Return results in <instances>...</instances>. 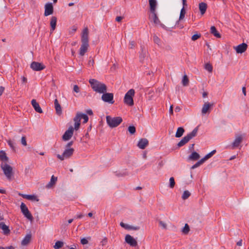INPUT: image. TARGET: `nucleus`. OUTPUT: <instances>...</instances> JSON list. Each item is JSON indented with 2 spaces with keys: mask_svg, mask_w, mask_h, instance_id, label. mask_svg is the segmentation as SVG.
<instances>
[{
  "mask_svg": "<svg viewBox=\"0 0 249 249\" xmlns=\"http://www.w3.org/2000/svg\"><path fill=\"white\" fill-rule=\"evenodd\" d=\"M82 44L79 50V54L81 56L85 55L89 47V31L88 28H85L82 32L81 37Z\"/></svg>",
  "mask_w": 249,
  "mask_h": 249,
  "instance_id": "obj_1",
  "label": "nucleus"
},
{
  "mask_svg": "<svg viewBox=\"0 0 249 249\" xmlns=\"http://www.w3.org/2000/svg\"><path fill=\"white\" fill-rule=\"evenodd\" d=\"M91 88L92 89L98 93H105L107 91V86L97 80L91 79L89 80Z\"/></svg>",
  "mask_w": 249,
  "mask_h": 249,
  "instance_id": "obj_2",
  "label": "nucleus"
},
{
  "mask_svg": "<svg viewBox=\"0 0 249 249\" xmlns=\"http://www.w3.org/2000/svg\"><path fill=\"white\" fill-rule=\"evenodd\" d=\"M198 130V126L196 127L190 133L183 137L177 144L178 147H180L186 144L190 140L196 137Z\"/></svg>",
  "mask_w": 249,
  "mask_h": 249,
  "instance_id": "obj_3",
  "label": "nucleus"
},
{
  "mask_svg": "<svg viewBox=\"0 0 249 249\" xmlns=\"http://www.w3.org/2000/svg\"><path fill=\"white\" fill-rule=\"evenodd\" d=\"M107 123L111 128L118 126L122 122L123 119L121 117H112L107 115L106 116Z\"/></svg>",
  "mask_w": 249,
  "mask_h": 249,
  "instance_id": "obj_4",
  "label": "nucleus"
},
{
  "mask_svg": "<svg viewBox=\"0 0 249 249\" xmlns=\"http://www.w3.org/2000/svg\"><path fill=\"white\" fill-rule=\"evenodd\" d=\"M246 134L245 133H240L236 134L234 138V149H238L239 151L242 147V142L245 140Z\"/></svg>",
  "mask_w": 249,
  "mask_h": 249,
  "instance_id": "obj_5",
  "label": "nucleus"
},
{
  "mask_svg": "<svg viewBox=\"0 0 249 249\" xmlns=\"http://www.w3.org/2000/svg\"><path fill=\"white\" fill-rule=\"evenodd\" d=\"M135 94L134 89H129L125 94L124 101V103L129 106H132L134 105L133 97Z\"/></svg>",
  "mask_w": 249,
  "mask_h": 249,
  "instance_id": "obj_6",
  "label": "nucleus"
},
{
  "mask_svg": "<svg viewBox=\"0 0 249 249\" xmlns=\"http://www.w3.org/2000/svg\"><path fill=\"white\" fill-rule=\"evenodd\" d=\"M0 167L7 178L10 180L13 175L12 167L6 163L3 162L1 163Z\"/></svg>",
  "mask_w": 249,
  "mask_h": 249,
  "instance_id": "obj_7",
  "label": "nucleus"
},
{
  "mask_svg": "<svg viewBox=\"0 0 249 249\" xmlns=\"http://www.w3.org/2000/svg\"><path fill=\"white\" fill-rule=\"evenodd\" d=\"M74 150L73 148H66L62 155L57 154V157L61 160L65 159L70 158L73 154Z\"/></svg>",
  "mask_w": 249,
  "mask_h": 249,
  "instance_id": "obj_8",
  "label": "nucleus"
},
{
  "mask_svg": "<svg viewBox=\"0 0 249 249\" xmlns=\"http://www.w3.org/2000/svg\"><path fill=\"white\" fill-rule=\"evenodd\" d=\"M20 209L21 211V212L26 217L27 219H28L30 220H33V216L28 210V208L26 206V205L22 202L20 205Z\"/></svg>",
  "mask_w": 249,
  "mask_h": 249,
  "instance_id": "obj_9",
  "label": "nucleus"
},
{
  "mask_svg": "<svg viewBox=\"0 0 249 249\" xmlns=\"http://www.w3.org/2000/svg\"><path fill=\"white\" fill-rule=\"evenodd\" d=\"M101 98L102 100L105 102L108 103L109 104H113L114 101H113V94L112 93H102Z\"/></svg>",
  "mask_w": 249,
  "mask_h": 249,
  "instance_id": "obj_10",
  "label": "nucleus"
},
{
  "mask_svg": "<svg viewBox=\"0 0 249 249\" xmlns=\"http://www.w3.org/2000/svg\"><path fill=\"white\" fill-rule=\"evenodd\" d=\"M74 129L72 126L69 127L63 134L62 139L65 141L69 140L73 135Z\"/></svg>",
  "mask_w": 249,
  "mask_h": 249,
  "instance_id": "obj_11",
  "label": "nucleus"
},
{
  "mask_svg": "<svg viewBox=\"0 0 249 249\" xmlns=\"http://www.w3.org/2000/svg\"><path fill=\"white\" fill-rule=\"evenodd\" d=\"M31 69L35 71H40L44 70L45 66L42 63L34 61L31 64L30 66Z\"/></svg>",
  "mask_w": 249,
  "mask_h": 249,
  "instance_id": "obj_12",
  "label": "nucleus"
},
{
  "mask_svg": "<svg viewBox=\"0 0 249 249\" xmlns=\"http://www.w3.org/2000/svg\"><path fill=\"white\" fill-rule=\"evenodd\" d=\"M53 4L51 2L47 3L45 5L44 16L47 17L53 14Z\"/></svg>",
  "mask_w": 249,
  "mask_h": 249,
  "instance_id": "obj_13",
  "label": "nucleus"
},
{
  "mask_svg": "<svg viewBox=\"0 0 249 249\" xmlns=\"http://www.w3.org/2000/svg\"><path fill=\"white\" fill-rule=\"evenodd\" d=\"M125 241L132 247H136L138 245L137 241L129 234L125 236Z\"/></svg>",
  "mask_w": 249,
  "mask_h": 249,
  "instance_id": "obj_14",
  "label": "nucleus"
},
{
  "mask_svg": "<svg viewBox=\"0 0 249 249\" xmlns=\"http://www.w3.org/2000/svg\"><path fill=\"white\" fill-rule=\"evenodd\" d=\"M81 117L80 112L77 113L76 116L73 119V121L74 122V128H73L75 130H77L79 129L80 125V121H81Z\"/></svg>",
  "mask_w": 249,
  "mask_h": 249,
  "instance_id": "obj_15",
  "label": "nucleus"
},
{
  "mask_svg": "<svg viewBox=\"0 0 249 249\" xmlns=\"http://www.w3.org/2000/svg\"><path fill=\"white\" fill-rule=\"evenodd\" d=\"M149 143L148 140L146 138L141 139L138 142L137 146L141 149H144Z\"/></svg>",
  "mask_w": 249,
  "mask_h": 249,
  "instance_id": "obj_16",
  "label": "nucleus"
},
{
  "mask_svg": "<svg viewBox=\"0 0 249 249\" xmlns=\"http://www.w3.org/2000/svg\"><path fill=\"white\" fill-rule=\"evenodd\" d=\"M248 48V45L245 43H243L235 48L236 52L238 53H242L245 52Z\"/></svg>",
  "mask_w": 249,
  "mask_h": 249,
  "instance_id": "obj_17",
  "label": "nucleus"
},
{
  "mask_svg": "<svg viewBox=\"0 0 249 249\" xmlns=\"http://www.w3.org/2000/svg\"><path fill=\"white\" fill-rule=\"evenodd\" d=\"M19 195L22 196L23 198L27 199L28 200L32 201H38L39 199L37 197L34 195H25L22 194H19Z\"/></svg>",
  "mask_w": 249,
  "mask_h": 249,
  "instance_id": "obj_18",
  "label": "nucleus"
},
{
  "mask_svg": "<svg viewBox=\"0 0 249 249\" xmlns=\"http://www.w3.org/2000/svg\"><path fill=\"white\" fill-rule=\"evenodd\" d=\"M31 104L36 111L39 113H42L43 111L41 108L40 107L39 104L36 102L35 99H33L31 101Z\"/></svg>",
  "mask_w": 249,
  "mask_h": 249,
  "instance_id": "obj_19",
  "label": "nucleus"
},
{
  "mask_svg": "<svg viewBox=\"0 0 249 249\" xmlns=\"http://www.w3.org/2000/svg\"><path fill=\"white\" fill-rule=\"evenodd\" d=\"M0 229L3 231V233L4 235H8L10 233V231L7 226L4 222L0 223Z\"/></svg>",
  "mask_w": 249,
  "mask_h": 249,
  "instance_id": "obj_20",
  "label": "nucleus"
},
{
  "mask_svg": "<svg viewBox=\"0 0 249 249\" xmlns=\"http://www.w3.org/2000/svg\"><path fill=\"white\" fill-rule=\"evenodd\" d=\"M213 106V104H211L208 102L205 103L202 108V113L203 114H206Z\"/></svg>",
  "mask_w": 249,
  "mask_h": 249,
  "instance_id": "obj_21",
  "label": "nucleus"
},
{
  "mask_svg": "<svg viewBox=\"0 0 249 249\" xmlns=\"http://www.w3.org/2000/svg\"><path fill=\"white\" fill-rule=\"evenodd\" d=\"M54 104L57 114L60 115L62 113V108L57 99L54 100Z\"/></svg>",
  "mask_w": 249,
  "mask_h": 249,
  "instance_id": "obj_22",
  "label": "nucleus"
},
{
  "mask_svg": "<svg viewBox=\"0 0 249 249\" xmlns=\"http://www.w3.org/2000/svg\"><path fill=\"white\" fill-rule=\"evenodd\" d=\"M56 22H57V18L56 17L53 16L51 18V21H50V26L51 27V31L52 32H53L55 28L56 25Z\"/></svg>",
  "mask_w": 249,
  "mask_h": 249,
  "instance_id": "obj_23",
  "label": "nucleus"
},
{
  "mask_svg": "<svg viewBox=\"0 0 249 249\" xmlns=\"http://www.w3.org/2000/svg\"><path fill=\"white\" fill-rule=\"evenodd\" d=\"M150 11L151 13L156 12V8L157 6L156 0H149Z\"/></svg>",
  "mask_w": 249,
  "mask_h": 249,
  "instance_id": "obj_24",
  "label": "nucleus"
},
{
  "mask_svg": "<svg viewBox=\"0 0 249 249\" xmlns=\"http://www.w3.org/2000/svg\"><path fill=\"white\" fill-rule=\"evenodd\" d=\"M207 8V4L205 2H201L199 4V9L201 14L203 15L206 11Z\"/></svg>",
  "mask_w": 249,
  "mask_h": 249,
  "instance_id": "obj_25",
  "label": "nucleus"
},
{
  "mask_svg": "<svg viewBox=\"0 0 249 249\" xmlns=\"http://www.w3.org/2000/svg\"><path fill=\"white\" fill-rule=\"evenodd\" d=\"M57 178L52 176L50 181L46 185V187L48 189L51 188L55 184Z\"/></svg>",
  "mask_w": 249,
  "mask_h": 249,
  "instance_id": "obj_26",
  "label": "nucleus"
},
{
  "mask_svg": "<svg viewBox=\"0 0 249 249\" xmlns=\"http://www.w3.org/2000/svg\"><path fill=\"white\" fill-rule=\"evenodd\" d=\"M200 158L198 153L196 152H193L188 157V159L191 160H196Z\"/></svg>",
  "mask_w": 249,
  "mask_h": 249,
  "instance_id": "obj_27",
  "label": "nucleus"
},
{
  "mask_svg": "<svg viewBox=\"0 0 249 249\" xmlns=\"http://www.w3.org/2000/svg\"><path fill=\"white\" fill-rule=\"evenodd\" d=\"M210 32L212 34H213L215 37H216L217 38L221 37L220 34L218 33V32L216 30V28L214 26H213L211 27Z\"/></svg>",
  "mask_w": 249,
  "mask_h": 249,
  "instance_id": "obj_28",
  "label": "nucleus"
},
{
  "mask_svg": "<svg viewBox=\"0 0 249 249\" xmlns=\"http://www.w3.org/2000/svg\"><path fill=\"white\" fill-rule=\"evenodd\" d=\"M184 131H185L184 129L182 127H178L177 129L175 137L176 138L181 137L183 135Z\"/></svg>",
  "mask_w": 249,
  "mask_h": 249,
  "instance_id": "obj_29",
  "label": "nucleus"
},
{
  "mask_svg": "<svg viewBox=\"0 0 249 249\" xmlns=\"http://www.w3.org/2000/svg\"><path fill=\"white\" fill-rule=\"evenodd\" d=\"M8 158L7 157L6 153L3 151H0V160L2 162L6 163L8 161Z\"/></svg>",
  "mask_w": 249,
  "mask_h": 249,
  "instance_id": "obj_30",
  "label": "nucleus"
},
{
  "mask_svg": "<svg viewBox=\"0 0 249 249\" xmlns=\"http://www.w3.org/2000/svg\"><path fill=\"white\" fill-rule=\"evenodd\" d=\"M31 239V235L30 234H27L22 240L21 244L24 246L27 245L29 243Z\"/></svg>",
  "mask_w": 249,
  "mask_h": 249,
  "instance_id": "obj_31",
  "label": "nucleus"
},
{
  "mask_svg": "<svg viewBox=\"0 0 249 249\" xmlns=\"http://www.w3.org/2000/svg\"><path fill=\"white\" fill-rule=\"evenodd\" d=\"M152 13V18H153V21L155 24H158L160 23V20H159L158 17L157 16V14H156V12H154V13Z\"/></svg>",
  "mask_w": 249,
  "mask_h": 249,
  "instance_id": "obj_32",
  "label": "nucleus"
},
{
  "mask_svg": "<svg viewBox=\"0 0 249 249\" xmlns=\"http://www.w3.org/2000/svg\"><path fill=\"white\" fill-rule=\"evenodd\" d=\"M64 245V242L61 241H57L55 242V245L53 246V248L55 249H59L62 248Z\"/></svg>",
  "mask_w": 249,
  "mask_h": 249,
  "instance_id": "obj_33",
  "label": "nucleus"
},
{
  "mask_svg": "<svg viewBox=\"0 0 249 249\" xmlns=\"http://www.w3.org/2000/svg\"><path fill=\"white\" fill-rule=\"evenodd\" d=\"M190 195L191 193L188 191L186 190L184 191L182 195L181 198L182 199L185 200L187 199L190 196Z\"/></svg>",
  "mask_w": 249,
  "mask_h": 249,
  "instance_id": "obj_34",
  "label": "nucleus"
},
{
  "mask_svg": "<svg viewBox=\"0 0 249 249\" xmlns=\"http://www.w3.org/2000/svg\"><path fill=\"white\" fill-rule=\"evenodd\" d=\"M182 83L184 86H186L189 84V79L186 75H184L182 80Z\"/></svg>",
  "mask_w": 249,
  "mask_h": 249,
  "instance_id": "obj_35",
  "label": "nucleus"
},
{
  "mask_svg": "<svg viewBox=\"0 0 249 249\" xmlns=\"http://www.w3.org/2000/svg\"><path fill=\"white\" fill-rule=\"evenodd\" d=\"M190 231V228H189V225L187 224H185L184 228H183V229L182 230V232L184 234H187L188 233V232H189Z\"/></svg>",
  "mask_w": 249,
  "mask_h": 249,
  "instance_id": "obj_36",
  "label": "nucleus"
},
{
  "mask_svg": "<svg viewBox=\"0 0 249 249\" xmlns=\"http://www.w3.org/2000/svg\"><path fill=\"white\" fill-rule=\"evenodd\" d=\"M185 14H186V11H185V8H182V9H181V11H180L179 18V20H182L184 18Z\"/></svg>",
  "mask_w": 249,
  "mask_h": 249,
  "instance_id": "obj_37",
  "label": "nucleus"
},
{
  "mask_svg": "<svg viewBox=\"0 0 249 249\" xmlns=\"http://www.w3.org/2000/svg\"><path fill=\"white\" fill-rule=\"evenodd\" d=\"M81 119H83L84 120L83 123H86L89 120V117L88 115L86 114L82 113L80 112Z\"/></svg>",
  "mask_w": 249,
  "mask_h": 249,
  "instance_id": "obj_38",
  "label": "nucleus"
},
{
  "mask_svg": "<svg viewBox=\"0 0 249 249\" xmlns=\"http://www.w3.org/2000/svg\"><path fill=\"white\" fill-rule=\"evenodd\" d=\"M205 69L210 72H211L213 71V66L210 63H207L205 64Z\"/></svg>",
  "mask_w": 249,
  "mask_h": 249,
  "instance_id": "obj_39",
  "label": "nucleus"
},
{
  "mask_svg": "<svg viewBox=\"0 0 249 249\" xmlns=\"http://www.w3.org/2000/svg\"><path fill=\"white\" fill-rule=\"evenodd\" d=\"M169 187L171 188H173L175 185V181L173 177H171L169 179Z\"/></svg>",
  "mask_w": 249,
  "mask_h": 249,
  "instance_id": "obj_40",
  "label": "nucleus"
},
{
  "mask_svg": "<svg viewBox=\"0 0 249 249\" xmlns=\"http://www.w3.org/2000/svg\"><path fill=\"white\" fill-rule=\"evenodd\" d=\"M128 130L131 134H134L136 132V128L134 126H129Z\"/></svg>",
  "mask_w": 249,
  "mask_h": 249,
  "instance_id": "obj_41",
  "label": "nucleus"
},
{
  "mask_svg": "<svg viewBox=\"0 0 249 249\" xmlns=\"http://www.w3.org/2000/svg\"><path fill=\"white\" fill-rule=\"evenodd\" d=\"M90 240L91 239V237L90 236L89 237H88L87 238H83L81 239V243L82 244V245H86V244H87L88 243V240Z\"/></svg>",
  "mask_w": 249,
  "mask_h": 249,
  "instance_id": "obj_42",
  "label": "nucleus"
},
{
  "mask_svg": "<svg viewBox=\"0 0 249 249\" xmlns=\"http://www.w3.org/2000/svg\"><path fill=\"white\" fill-rule=\"evenodd\" d=\"M153 41L158 45H159L160 43V39L156 35L153 36Z\"/></svg>",
  "mask_w": 249,
  "mask_h": 249,
  "instance_id": "obj_43",
  "label": "nucleus"
},
{
  "mask_svg": "<svg viewBox=\"0 0 249 249\" xmlns=\"http://www.w3.org/2000/svg\"><path fill=\"white\" fill-rule=\"evenodd\" d=\"M120 226L124 228L125 229L130 230V225H129L128 224H125L124 223H123V222L120 223Z\"/></svg>",
  "mask_w": 249,
  "mask_h": 249,
  "instance_id": "obj_44",
  "label": "nucleus"
},
{
  "mask_svg": "<svg viewBox=\"0 0 249 249\" xmlns=\"http://www.w3.org/2000/svg\"><path fill=\"white\" fill-rule=\"evenodd\" d=\"M8 144L13 151H16V147L14 146V143L11 140L8 141Z\"/></svg>",
  "mask_w": 249,
  "mask_h": 249,
  "instance_id": "obj_45",
  "label": "nucleus"
},
{
  "mask_svg": "<svg viewBox=\"0 0 249 249\" xmlns=\"http://www.w3.org/2000/svg\"><path fill=\"white\" fill-rule=\"evenodd\" d=\"M216 152V150H213L212 151H211L210 153H208V154H207L206 155H205V156L207 157V158L208 159H209V158H210L213 154H214Z\"/></svg>",
  "mask_w": 249,
  "mask_h": 249,
  "instance_id": "obj_46",
  "label": "nucleus"
},
{
  "mask_svg": "<svg viewBox=\"0 0 249 249\" xmlns=\"http://www.w3.org/2000/svg\"><path fill=\"white\" fill-rule=\"evenodd\" d=\"M200 37V34H195L192 36V40L193 41H195Z\"/></svg>",
  "mask_w": 249,
  "mask_h": 249,
  "instance_id": "obj_47",
  "label": "nucleus"
},
{
  "mask_svg": "<svg viewBox=\"0 0 249 249\" xmlns=\"http://www.w3.org/2000/svg\"><path fill=\"white\" fill-rule=\"evenodd\" d=\"M21 142L24 146L27 145L26 139L25 136H22L21 139Z\"/></svg>",
  "mask_w": 249,
  "mask_h": 249,
  "instance_id": "obj_48",
  "label": "nucleus"
},
{
  "mask_svg": "<svg viewBox=\"0 0 249 249\" xmlns=\"http://www.w3.org/2000/svg\"><path fill=\"white\" fill-rule=\"evenodd\" d=\"M73 90L76 93H79L80 92V88L77 85H75L73 86Z\"/></svg>",
  "mask_w": 249,
  "mask_h": 249,
  "instance_id": "obj_49",
  "label": "nucleus"
},
{
  "mask_svg": "<svg viewBox=\"0 0 249 249\" xmlns=\"http://www.w3.org/2000/svg\"><path fill=\"white\" fill-rule=\"evenodd\" d=\"M208 159L206 156H205L204 158L201 159L200 160L198 161L197 162L199 163L200 165L202 164L206 160H207Z\"/></svg>",
  "mask_w": 249,
  "mask_h": 249,
  "instance_id": "obj_50",
  "label": "nucleus"
},
{
  "mask_svg": "<svg viewBox=\"0 0 249 249\" xmlns=\"http://www.w3.org/2000/svg\"><path fill=\"white\" fill-rule=\"evenodd\" d=\"M135 43L134 41H132L129 42V47L130 49H133L135 47Z\"/></svg>",
  "mask_w": 249,
  "mask_h": 249,
  "instance_id": "obj_51",
  "label": "nucleus"
},
{
  "mask_svg": "<svg viewBox=\"0 0 249 249\" xmlns=\"http://www.w3.org/2000/svg\"><path fill=\"white\" fill-rule=\"evenodd\" d=\"M145 54H146V51H143V49H142V53H141V54L140 55V58L141 59L144 58L145 56Z\"/></svg>",
  "mask_w": 249,
  "mask_h": 249,
  "instance_id": "obj_52",
  "label": "nucleus"
},
{
  "mask_svg": "<svg viewBox=\"0 0 249 249\" xmlns=\"http://www.w3.org/2000/svg\"><path fill=\"white\" fill-rule=\"evenodd\" d=\"M159 224L160 226H161L163 229H166V223H165L164 222H163V221H159Z\"/></svg>",
  "mask_w": 249,
  "mask_h": 249,
  "instance_id": "obj_53",
  "label": "nucleus"
},
{
  "mask_svg": "<svg viewBox=\"0 0 249 249\" xmlns=\"http://www.w3.org/2000/svg\"><path fill=\"white\" fill-rule=\"evenodd\" d=\"M140 227L139 226H133L130 225V230L137 231L140 230Z\"/></svg>",
  "mask_w": 249,
  "mask_h": 249,
  "instance_id": "obj_54",
  "label": "nucleus"
},
{
  "mask_svg": "<svg viewBox=\"0 0 249 249\" xmlns=\"http://www.w3.org/2000/svg\"><path fill=\"white\" fill-rule=\"evenodd\" d=\"M107 238H104L101 241V245L104 246L106 245L107 243Z\"/></svg>",
  "mask_w": 249,
  "mask_h": 249,
  "instance_id": "obj_55",
  "label": "nucleus"
},
{
  "mask_svg": "<svg viewBox=\"0 0 249 249\" xmlns=\"http://www.w3.org/2000/svg\"><path fill=\"white\" fill-rule=\"evenodd\" d=\"M73 144V142L71 141L68 142L66 145V148H71L70 147Z\"/></svg>",
  "mask_w": 249,
  "mask_h": 249,
  "instance_id": "obj_56",
  "label": "nucleus"
},
{
  "mask_svg": "<svg viewBox=\"0 0 249 249\" xmlns=\"http://www.w3.org/2000/svg\"><path fill=\"white\" fill-rule=\"evenodd\" d=\"M200 165L199 164V163L198 162H197L194 165H193L192 167H191V169H195V168H196L198 167H199Z\"/></svg>",
  "mask_w": 249,
  "mask_h": 249,
  "instance_id": "obj_57",
  "label": "nucleus"
},
{
  "mask_svg": "<svg viewBox=\"0 0 249 249\" xmlns=\"http://www.w3.org/2000/svg\"><path fill=\"white\" fill-rule=\"evenodd\" d=\"M123 17L121 16H118L116 18V21L117 22H121V20L123 19Z\"/></svg>",
  "mask_w": 249,
  "mask_h": 249,
  "instance_id": "obj_58",
  "label": "nucleus"
},
{
  "mask_svg": "<svg viewBox=\"0 0 249 249\" xmlns=\"http://www.w3.org/2000/svg\"><path fill=\"white\" fill-rule=\"evenodd\" d=\"M182 4H183V7L184 8H185V7L187 6L186 0H182Z\"/></svg>",
  "mask_w": 249,
  "mask_h": 249,
  "instance_id": "obj_59",
  "label": "nucleus"
},
{
  "mask_svg": "<svg viewBox=\"0 0 249 249\" xmlns=\"http://www.w3.org/2000/svg\"><path fill=\"white\" fill-rule=\"evenodd\" d=\"M21 79L22 83H26L27 82V79L25 77L22 76Z\"/></svg>",
  "mask_w": 249,
  "mask_h": 249,
  "instance_id": "obj_60",
  "label": "nucleus"
},
{
  "mask_svg": "<svg viewBox=\"0 0 249 249\" xmlns=\"http://www.w3.org/2000/svg\"><path fill=\"white\" fill-rule=\"evenodd\" d=\"M4 90V88L2 86L0 87V96L1 95Z\"/></svg>",
  "mask_w": 249,
  "mask_h": 249,
  "instance_id": "obj_61",
  "label": "nucleus"
},
{
  "mask_svg": "<svg viewBox=\"0 0 249 249\" xmlns=\"http://www.w3.org/2000/svg\"><path fill=\"white\" fill-rule=\"evenodd\" d=\"M236 245L238 246H241L242 245V240L240 239L236 243Z\"/></svg>",
  "mask_w": 249,
  "mask_h": 249,
  "instance_id": "obj_62",
  "label": "nucleus"
},
{
  "mask_svg": "<svg viewBox=\"0 0 249 249\" xmlns=\"http://www.w3.org/2000/svg\"><path fill=\"white\" fill-rule=\"evenodd\" d=\"M169 113L170 114H173V106H171L169 108Z\"/></svg>",
  "mask_w": 249,
  "mask_h": 249,
  "instance_id": "obj_63",
  "label": "nucleus"
},
{
  "mask_svg": "<svg viewBox=\"0 0 249 249\" xmlns=\"http://www.w3.org/2000/svg\"><path fill=\"white\" fill-rule=\"evenodd\" d=\"M87 113L89 115H92L93 114L92 111L91 109L87 110Z\"/></svg>",
  "mask_w": 249,
  "mask_h": 249,
  "instance_id": "obj_64",
  "label": "nucleus"
}]
</instances>
